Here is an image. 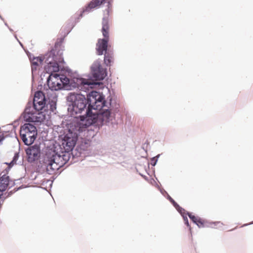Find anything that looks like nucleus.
Listing matches in <instances>:
<instances>
[{"label": "nucleus", "instance_id": "f257e3e1", "mask_svg": "<svg viewBox=\"0 0 253 253\" xmlns=\"http://www.w3.org/2000/svg\"><path fill=\"white\" fill-rule=\"evenodd\" d=\"M88 99L89 104L86 116L80 117L81 121H85L84 124L82 123L83 125L88 126L96 123L98 119L102 123L108 122L111 116L110 111L103 109L105 103L104 96L99 92L93 91L89 94Z\"/></svg>", "mask_w": 253, "mask_h": 253}, {"label": "nucleus", "instance_id": "f03ea898", "mask_svg": "<svg viewBox=\"0 0 253 253\" xmlns=\"http://www.w3.org/2000/svg\"><path fill=\"white\" fill-rule=\"evenodd\" d=\"M33 106L35 110L34 112L31 111V107L27 106L25 109L24 117L27 121L41 123L47 119L44 112L48 110V104H46L45 97L42 91L35 92Z\"/></svg>", "mask_w": 253, "mask_h": 253}, {"label": "nucleus", "instance_id": "7ed1b4c3", "mask_svg": "<svg viewBox=\"0 0 253 253\" xmlns=\"http://www.w3.org/2000/svg\"><path fill=\"white\" fill-rule=\"evenodd\" d=\"M63 49H62V41L56 42L54 48L46 54L45 62L47 65L45 66V70L47 73L50 74L56 73L59 71L58 63H61L63 58L62 57Z\"/></svg>", "mask_w": 253, "mask_h": 253}, {"label": "nucleus", "instance_id": "20e7f679", "mask_svg": "<svg viewBox=\"0 0 253 253\" xmlns=\"http://www.w3.org/2000/svg\"><path fill=\"white\" fill-rule=\"evenodd\" d=\"M89 95L87 96V99H86L84 96L81 94L76 93L75 92H71L69 94L67 100L69 102L72 103V115H75L79 113H82L83 111L85 110V114L84 115L85 117L87 109L89 108V101L88 98ZM76 117V118L80 117L81 116Z\"/></svg>", "mask_w": 253, "mask_h": 253}, {"label": "nucleus", "instance_id": "39448f33", "mask_svg": "<svg viewBox=\"0 0 253 253\" xmlns=\"http://www.w3.org/2000/svg\"><path fill=\"white\" fill-rule=\"evenodd\" d=\"M62 159V158L60 155L54 153L46 154L43 163L46 166L47 172L49 174L55 173L63 164V163H60Z\"/></svg>", "mask_w": 253, "mask_h": 253}, {"label": "nucleus", "instance_id": "423d86ee", "mask_svg": "<svg viewBox=\"0 0 253 253\" xmlns=\"http://www.w3.org/2000/svg\"><path fill=\"white\" fill-rule=\"evenodd\" d=\"M21 138L25 145H30L34 143L37 136L36 126L30 124H25L20 128Z\"/></svg>", "mask_w": 253, "mask_h": 253}, {"label": "nucleus", "instance_id": "0eeeda50", "mask_svg": "<svg viewBox=\"0 0 253 253\" xmlns=\"http://www.w3.org/2000/svg\"><path fill=\"white\" fill-rule=\"evenodd\" d=\"M109 25L108 18H103L102 20V33L104 39H99L96 44V51L99 55H102L104 51H106L109 41Z\"/></svg>", "mask_w": 253, "mask_h": 253}, {"label": "nucleus", "instance_id": "6e6552de", "mask_svg": "<svg viewBox=\"0 0 253 253\" xmlns=\"http://www.w3.org/2000/svg\"><path fill=\"white\" fill-rule=\"evenodd\" d=\"M78 134L76 131L69 129V132L65 136L62 141V145L65 152H70L72 150L76 145L78 138Z\"/></svg>", "mask_w": 253, "mask_h": 253}, {"label": "nucleus", "instance_id": "1a4fd4ad", "mask_svg": "<svg viewBox=\"0 0 253 253\" xmlns=\"http://www.w3.org/2000/svg\"><path fill=\"white\" fill-rule=\"evenodd\" d=\"M91 71L92 76L96 81L103 80L107 75L106 70L102 67L100 63L98 61L94 62L92 64Z\"/></svg>", "mask_w": 253, "mask_h": 253}, {"label": "nucleus", "instance_id": "9d476101", "mask_svg": "<svg viewBox=\"0 0 253 253\" xmlns=\"http://www.w3.org/2000/svg\"><path fill=\"white\" fill-rule=\"evenodd\" d=\"M26 153L27 156L28 161L30 163L34 162L38 160L40 157V147L37 144L30 146L26 149Z\"/></svg>", "mask_w": 253, "mask_h": 253}, {"label": "nucleus", "instance_id": "9b49d317", "mask_svg": "<svg viewBox=\"0 0 253 253\" xmlns=\"http://www.w3.org/2000/svg\"><path fill=\"white\" fill-rule=\"evenodd\" d=\"M74 82L76 84L75 87L84 91L89 90L95 84L93 82L83 78L74 79Z\"/></svg>", "mask_w": 253, "mask_h": 253}, {"label": "nucleus", "instance_id": "f8f14e48", "mask_svg": "<svg viewBox=\"0 0 253 253\" xmlns=\"http://www.w3.org/2000/svg\"><path fill=\"white\" fill-rule=\"evenodd\" d=\"M61 81L60 75L57 73L51 74L47 79V84L50 89L52 90H57L61 88Z\"/></svg>", "mask_w": 253, "mask_h": 253}, {"label": "nucleus", "instance_id": "ddd939ff", "mask_svg": "<svg viewBox=\"0 0 253 253\" xmlns=\"http://www.w3.org/2000/svg\"><path fill=\"white\" fill-rule=\"evenodd\" d=\"M106 0H92L88 4L86 8V11H89L90 9L99 6Z\"/></svg>", "mask_w": 253, "mask_h": 253}, {"label": "nucleus", "instance_id": "4468645a", "mask_svg": "<svg viewBox=\"0 0 253 253\" xmlns=\"http://www.w3.org/2000/svg\"><path fill=\"white\" fill-rule=\"evenodd\" d=\"M43 62V59L41 57L34 58L32 62V69H36V66L42 65Z\"/></svg>", "mask_w": 253, "mask_h": 253}, {"label": "nucleus", "instance_id": "2eb2a0df", "mask_svg": "<svg viewBox=\"0 0 253 253\" xmlns=\"http://www.w3.org/2000/svg\"><path fill=\"white\" fill-rule=\"evenodd\" d=\"M104 63L107 66H110L113 62V56L109 52H106L104 54Z\"/></svg>", "mask_w": 253, "mask_h": 253}, {"label": "nucleus", "instance_id": "dca6fc26", "mask_svg": "<svg viewBox=\"0 0 253 253\" xmlns=\"http://www.w3.org/2000/svg\"><path fill=\"white\" fill-rule=\"evenodd\" d=\"M60 80H61V88L70 83V80L64 75H60Z\"/></svg>", "mask_w": 253, "mask_h": 253}, {"label": "nucleus", "instance_id": "f3484780", "mask_svg": "<svg viewBox=\"0 0 253 253\" xmlns=\"http://www.w3.org/2000/svg\"><path fill=\"white\" fill-rule=\"evenodd\" d=\"M207 221L200 217L195 224H196L199 227L201 228L207 226Z\"/></svg>", "mask_w": 253, "mask_h": 253}, {"label": "nucleus", "instance_id": "a211bd4d", "mask_svg": "<svg viewBox=\"0 0 253 253\" xmlns=\"http://www.w3.org/2000/svg\"><path fill=\"white\" fill-rule=\"evenodd\" d=\"M223 223L220 221L211 222L210 223V226L212 228H219L221 227Z\"/></svg>", "mask_w": 253, "mask_h": 253}, {"label": "nucleus", "instance_id": "6ab92c4d", "mask_svg": "<svg viewBox=\"0 0 253 253\" xmlns=\"http://www.w3.org/2000/svg\"><path fill=\"white\" fill-rule=\"evenodd\" d=\"M19 158V154L18 153H15L12 161L9 163V166L11 167L13 166L14 164H16V162Z\"/></svg>", "mask_w": 253, "mask_h": 253}, {"label": "nucleus", "instance_id": "aec40b11", "mask_svg": "<svg viewBox=\"0 0 253 253\" xmlns=\"http://www.w3.org/2000/svg\"><path fill=\"white\" fill-rule=\"evenodd\" d=\"M176 209L180 213V214L182 215L183 217V215H188V212L184 209L180 207L179 206Z\"/></svg>", "mask_w": 253, "mask_h": 253}, {"label": "nucleus", "instance_id": "412c9836", "mask_svg": "<svg viewBox=\"0 0 253 253\" xmlns=\"http://www.w3.org/2000/svg\"><path fill=\"white\" fill-rule=\"evenodd\" d=\"M188 216L189 218L192 220V221L196 223L197 221L198 220V219L200 218L198 216H196L195 215H192L190 213H187Z\"/></svg>", "mask_w": 253, "mask_h": 253}, {"label": "nucleus", "instance_id": "4be33fe9", "mask_svg": "<svg viewBox=\"0 0 253 253\" xmlns=\"http://www.w3.org/2000/svg\"><path fill=\"white\" fill-rule=\"evenodd\" d=\"M49 110L50 113L53 112L54 110L56 109L55 107V102L52 101L51 103L49 104Z\"/></svg>", "mask_w": 253, "mask_h": 253}, {"label": "nucleus", "instance_id": "5701e85b", "mask_svg": "<svg viewBox=\"0 0 253 253\" xmlns=\"http://www.w3.org/2000/svg\"><path fill=\"white\" fill-rule=\"evenodd\" d=\"M169 200L176 209L178 207L179 205L171 198H169Z\"/></svg>", "mask_w": 253, "mask_h": 253}, {"label": "nucleus", "instance_id": "b1692460", "mask_svg": "<svg viewBox=\"0 0 253 253\" xmlns=\"http://www.w3.org/2000/svg\"><path fill=\"white\" fill-rule=\"evenodd\" d=\"M183 219L185 222V223L187 225V226H189V224L188 223V220L187 217V215H183Z\"/></svg>", "mask_w": 253, "mask_h": 253}]
</instances>
